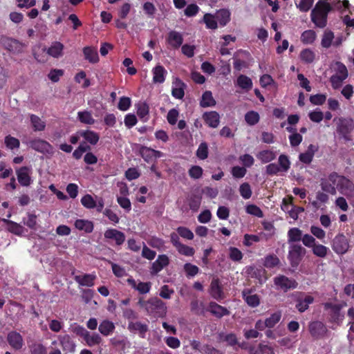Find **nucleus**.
I'll list each match as a JSON object with an SVG mask.
<instances>
[{"label":"nucleus","instance_id":"69168bd1","mask_svg":"<svg viewBox=\"0 0 354 354\" xmlns=\"http://www.w3.org/2000/svg\"><path fill=\"white\" fill-rule=\"evenodd\" d=\"M246 212L258 218H263V213L261 208L256 205H248L246 207Z\"/></svg>","mask_w":354,"mask_h":354},{"label":"nucleus","instance_id":"2eb2a0df","mask_svg":"<svg viewBox=\"0 0 354 354\" xmlns=\"http://www.w3.org/2000/svg\"><path fill=\"white\" fill-rule=\"evenodd\" d=\"M209 294L212 298L221 301L225 298L223 286L218 278L213 279L209 286Z\"/></svg>","mask_w":354,"mask_h":354},{"label":"nucleus","instance_id":"bf43d9fd","mask_svg":"<svg viewBox=\"0 0 354 354\" xmlns=\"http://www.w3.org/2000/svg\"><path fill=\"white\" fill-rule=\"evenodd\" d=\"M82 205L87 209H93L96 207V201L93 196L88 194L81 198Z\"/></svg>","mask_w":354,"mask_h":354},{"label":"nucleus","instance_id":"423d86ee","mask_svg":"<svg viewBox=\"0 0 354 354\" xmlns=\"http://www.w3.org/2000/svg\"><path fill=\"white\" fill-rule=\"evenodd\" d=\"M349 248L348 239L344 234H337L332 241V249L337 254H346Z\"/></svg>","mask_w":354,"mask_h":354},{"label":"nucleus","instance_id":"473e14b6","mask_svg":"<svg viewBox=\"0 0 354 354\" xmlns=\"http://www.w3.org/2000/svg\"><path fill=\"white\" fill-rule=\"evenodd\" d=\"M64 46L59 41L53 42L47 49V54L54 58H59L63 55Z\"/></svg>","mask_w":354,"mask_h":354},{"label":"nucleus","instance_id":"a211bd4d","mask_svg":"<svg viewBox=\"0 0 354 354\" xmlns=\"http://www.w3.org/2000/svg\"><path fill=\"white\" fill-rule=\"evenodd\" d=\"M30 171L31 169L26 166L21 167L16 171L17 180L21 186L28 187L31 184Z\"/></svg>","mask_w":354,"mask_h":354},{"label":"nucleus","instance_id":"c03bdc74","mask_svg":"<svg viewBox=\"0 0 354 354\" xmlns=\"http://www.w3.org/2000/svg\"><path fill=\"white\" fill-rule=\"evenodd\" d=\"M216 17L210 13L204 15L203 21L205 24L206 28L208 29L215 30L218 28L217 20Z\"/></svg>","mask_w":354,"mask_h":354},{"label":"nucleus","instance_id":"72a5a7b5","mask_svg":"<svg viewBox=\"0 0 354 354\" xmlns=\"http://www.w3.org/2000/svg\"><path fill=\"white\" fill-rule=\"evenodd\" d=\"M153 82L154 83H163L165 80L167 71L161 65H158L153 68Z\"/></svg>","mask_w":354,"mask_h":354},{"label":"nucleus","instance_id":"58836bf2","mask_svg":"<svg viewBox=\"0 0 354 354\" xmlns=\"http://www.w3.org/2000/svg\"><path fill=\"white\" fill-rule=\"evenodd\" d=\"M216 104V101L212 96V93L209 91H206L203 93L202 99L200 102L201 107L214 106Z\"/></svg>","mask_w":354,"mask_h":354},{"label":"nucleus","instance_id":"f704fd0d","mask_svg":"<svg viewBox=\"0 0 354 354\" xmlns=\"http://www.w3.org/2000/svg\"><path fill=\"white\" fill-rule=\"evenodd\" d=\"M115 328L114 324L108 319L100 322L98 330L104 336H109L112 334Z\"/></svg>","mask_w":354,"mask_h":354},{"label":"nucleus","instance_id":"f257e3e1","mask_svg":"<svg viewBox=\"0 0 354 354\" xmlns=\"http://www.w3.org/2000/svg\"><path fill=\"white\" fill-rule=\"evenodd\" d=\"M332 6L324 1H319L310 13L311 21L315 25L323 28L327 25L328 15L331 11Z\"/></svg>","mask_w":354,"mask_h":354},{"label":"nucleus","instance_id":"864d4df0","mask_svg":"<svg viewBox=\"0 0 354 354\" xmlns=\"http://www.w3.org/2000/svg\"><path fill=\"white\" fill-rule=\"evenodd\" d=\"M334 33L331 30H325L322 38V46L325 48H328L332 45Z\"/></svg>","mask_w":354,"mask_h":354},{"label":"nucleus","instance_id":"680f3d73","mask_svg":"<svg viewBox=\"0 0 354 354\" xmlns=\"http://www.w3.org/2000/svg\"><path fill=\"white\" fill-rule=\"evenodd\" d=\"M243 254L242 252L235 247H230L229 258L232 261H240L243 259Z\"/></svg>","mask_w":354,"mask_h":354},{"label":"nucleus","instance_id":"9b49d317","mask_svg":"<svg viewBox=\"0 0 354 354\" xmlns=\"http://www.w3.org/2000/svg\"><path fill=\"white\" fill-rule=\"evenodd\" d=\"M274 284L284 291L290 289H295L297 287L298 283L295 279H291L285 275H279L274 277Z\"/></svg>","mask_w":354,"mask_h":354},{"label":"nucleus","instance_id":"ddd939ff","mask_svg":"<svg viewBox=\"0 0 354 354\" xmlns=\"http://www.w3.org/2000/svg\"><path fill=\"white\" fill-rule=\"evenodd\" d=\"M308 328L311 336L315 339H319L324 337L327 332L326 326L319 321L311 322L309 324Z\"/></svg>","mask_w":354,"mask_h":354},{"label":"nucleus","instance_id":"a878e982","mask_svg":"<svg viewBox=\"0 0 354 354\" xmlns=\"http://www.w3.org/2000/svg\"><path fill=\"white\" fill-rule=\"evenodd\" d=\"M209 311L215 317L221 318L223 316L229 315L230 312L224 306L216 302L211 301L209 305Z\"/></svg>","mask_w":354,"mask_h":354},{"label":"nucleus","instance_id":"4d7b16f0","mask_svg":"<svg viewBox=\"0 0 354 354\" xmlns=\"http://www.w3.org/2000/svg\"><path fill=\"white\" fill-rule=\"evenodd\" d=\"M196 154L200 160H205L208 157V145L205 142H203L199 145Z\"/></svg>","mask_w":354,"mask_h":354},{"label":"nucleus","instance_id":"b1692460","mask_svg":"<svg viewBox=\"0 0 354 354\" xmlns=\"http://www.w3.org/2000/svg\"><path fill=\"white\" fill-rule=\"evenodd\" d=\"M169 263V259L166 254L158 255L157 259L152 263L151 272L152 274H158L165 267L167 266Z\"/></svg>","mask_w":354,"mask_h":354},{"label":"nucleus","instance_id":"dca6fc26","mask_svg":"<svg viewBox=\"0 0 354 354\" xmlns=\"http://www.w3.org/2000/svg\"><path fill=\"white\" fill-rule=\"evenodd\" d=\"M3 44L6 49L15 54L22 53L24 44L17 39L6 38L3 40Z\"/></svg>","mask_w":354,"mask_h":354},{"label":"nucleus","instance_id":"7ed1b4c3","mask_svg":"<svg viewBox=\"0 0 354 354\" xmlns=\"http://www.w3.org/2000/svg\"><path fill=\"white\" fill-rule=\"evenodd\" d=\"M336 121V132L345 142L352 140L351 133L354 130V120L351 118L340 117L335 118Z\"/></svg>","mask_w":354,"mask_h":354},{"label":"nucleus","instance_id":"c756f323","mask_svg":"<svg viewBox=\"0 0 354 354\" xmlns=\"http://www.w3.org/2000/svg\"><path fill=\"white\" fill-rule=\"evenodd\" d=\"M324 308L326 310L330 309V319L333 322H337L340 320V310H341V306L339 304H333L332 303H326L324 304Z\"/></svg>","mask_w":354,"mask_h":354},{"label":"nucleus","instance_id":"f3484780","mask_svg":"<svg viewBox=\"0 0 354 354\" xmlns=\"http://www.w3.org/2000/svg\"><path fill=\"white\" fill-rule=\"evenodd\" d=\"M9 345L15 350H20L24 346V339L21 334L17 331H10L7 335Z\"/></svg>","mask_w":354,"mask_h":354},{"label":"nucleus","instance_id":"09e8293b","mask_svg":"<svg viewBox=\"0 0 354 354\" xmlns=\"http://www.w3.org/2000/svg\"><path fill=\"white\" fill-rule=\"evenodd\" d=\"M78 120L83 124H93L95 120L92 116L91 112L88 111H79L77 113Z\"/></svg>","mask_w":354,"mask_h":354},{"label":"nucleus","instance_id":"5fc2aeb1","mask_svg":"<svg viewBox=\"0 0 354 354\" xmlns=\"http://www.w3.org/2000/svg\"><path fill=\"white\" fill-rule=\"evenodd\" d=\"M312 251L315 256L320 258H324L327 255L329 249L326 246L318 243L315 244L312 248Z\"/></svg>","mask_w":354,"mask_h":354},{"label":"nucleus","instance_id":"ea45409f","mask_svg":"<svg viewBox=\"0 0 354 354\" xmlns=\"http://www.w3.org/2000/svg\"><path fill=\"white\" fill-rule=\"evenodd\" d=\"M191 311L196 315H203L205 313V304L197 299L192 300L190 303Z\"/></svg>","mask_w":354,"mask_h":354},{"label":"nucleus","instance_id":"4be33fe9","mask_svg":"<svg viewBox=\"0 0 354 354\" xmlns=\"http://www.w3.org/2000/svg\"><path fill=\"white\" fill-rule=\"evenodd\" d=\"M127 282L132 288L138 290L140 294L148 293L151 288V282L140 281L137 284L136 280L132 277H129L127 279Z\"/></svg>","mask_w":354,"mask_h":354},{"label":"nucleus","instance_id":"2f4dec72","mask_svg":"<svg viewBox=\"0 0 354 354\" xmlns=\"http://www.w3.org/2000/svg\"><path fill=\"white\" fill-rule=\"evenodd\" d=\"M168 43L174 48H178L183 42V35L175 30H171L168 34Z\"/></svg>","mask_w":354,"mask_h":354},{"label":"nucleus","instance_id":"7c9ffc66","mask_svg":"<svg viewBox=\"0 0 354 354\" xmlns=\"http://www.w3.org/2000/svg\"><path fill=\"white\" fill-rule=\"evenodd\" d=\"M256 156L261 163L266 164L275 160L277 158V153L270 149H265L258 152Z\"/></svg>","mask_w":354,"mask_h":354},{"label":"nucleus","instance_id":"6ab92c4d","mask_svg":"<svg viewBox=\"0 0 354 354\" xmlns=\"http://www.w3.org/2000/svg\"><path fill=\"white\" fill-rule=\"evenodd\" d=\"M173 87L171 89L172 96L178 100H181L185 95V89L186 84L178 77H176L172 82Z\"/></svg>","mask_w":354,"mask_h":354},{"label":"nucleus","instance_id":"0e129e2a","mask_svg":"<svg viewBox=\"0 0 354 354\" xmlns=\"http://www.w3.org/2000/svg\"><path fill=\"white\" fill-rule=\"evenodd\" d=\"M239 192L244 199H249L252 196V189L248 183H243L240 185Z\"/></svg>","mask_w":354,"mask_h":354},{"label":"nucleus","instance_id":"5701e85b","mask_svg":"<svg viewBox=\"0 0 354 354\" xmlns=\"http://www.w3.org/2000/svg\"><path fill=\"white\" fill-rule=\"evenodd\" d=\"M96 275L95 274H84L81 275H75L74 280L80 286L92 287L95 284Z\"/></svg>","mask_w":354,"mask_h":354},{"label":"nucleus","instance_id":"8fccbe9b","mask_svg":"<svg viewBox=\"0 0 354 354\" xmlns=\"http://www.w3.org/2000/svg\"><path fill=\"white\" fill-rule=\"evenodd\" d=\"M84 339L86 344L90 347L100 344L102 340L99 334L95 333L90 334L89 332H88V335H86Z\"/></svg>","mask_w":354,"mask_h":354},{"label":"nucleus","instance_id":"393cba45","mask_svg":"<svg viewBox=\"0 0 354 354\" xmlns=\"http://www.w3.org/2000/svg\"><path fill=\"white\" fill-rule=\"evenodd\" d=\"M84 59L91 64H95L99 62L97 49L93 46H85L83 50Z\"/></svg>","mask_w":354,"mask_h":354},{"label":"nucleus","instance_id":"de8ad7c7","mask_svg":"<svg viewBox=\"0 0 354 354\" xmlns=\"http://www.w3.org/2000/svg\"><path fill=\"white\" fill-rule=\"evenodd\" d=\"M279 168L281 172H287L290 168V161L286 154H281L278 158Z\"/></svg>","mask_w":354,"mask_h":354},{"label":"nucleus","instance_id":"4468645a","mask_svg":"<svg viewBox=\"0 0 354 354\" xmlns=\"http://www.w3.org/2000/svg\"><path fill=\"white\" fill-rule=\"evenodd\" d=\"M28 145L30 148L41 153H50L53 149L49 142L40 138L30 140Z\"/></svg>","mask_w":354,"mask_h":354},{"label":"nucleus","instance_id":"774afa93","mask_svg":"<svg viewBox=\"0 0 354 354\" xmlns=\"http://www.w3.org/2000/svg\"><path fill=\"white\" fill-rule=\"evenodd\" d=\"M30 348L32 354H47L46 346L41 343L32 344Z\"/></svg>","mask_w":354,"mask_h":354},{"label":"nucleus","instance_id":"39448f33","mask_svg":"<svg viewBox=\"0 0 354 354\" xmlns=\"http://www.w3.org/2000/svg\"><path fill=\"white\" fill-rule=\"evenodd\" d=\"M306 252V249L299 244L290 245L288 258L292 267L298 266Z\"/></svg>","mask_w":354,"mask_h":354},{"label":"nucleus","instance_id":"0eeeda50","mask_svg":"<svg viewBox=\"0 0 354 354\" xmlns=\"http://www.w3.org/2000/svg\"><path fill=\"white\" fill-rule=\"evenodd\" d=\"M295 308L299 313H304L308 309L309 305L314 302V297L311 295H306L303 292H297L295 295Z\"/></svg>","mask_w":354,"mask_h":354},{"label":"nucleus","instance_id":"1a4fd4ad","mask_svg":"<svg viewBox=\"0 0 354 354\" xmlns=\"http://www.w3.org/2000/svg\"><path fill=\"white\" fill-rule=\"evenodd\" d=\"M139 154L147 163L155 162L157 158L162 157L163 155L160 151L142 145L140 147Z\"/></svg>","mask_w":354,"mask_h":354},{"label":"nucleus","instance_id":"338daca9","mask_svg":"<svg viewBox=\"0 0 354 354\" xmlns=\"http://www.w3.org/2000/svg\"><path fill=\"white\" fill-rule=\"evenodd\" d=\"M177 250L180 254L186 257H192L195 253V250L192 247H189L183 243L179 245Z\"/></svg>","mask_w":354,"mask_h":354},{"label":"nucleus","instance_id":"79ce46f5","mask_svg":"<svg viewBox=\"0 0 354 354\" xmlns=\"http://www.w3.org/2000/svg\"><path fill=\"white\" fill-rule=\"evenodd\" d=\"M237 85L242 89L249 91L252 87V80L245 75H240L237 77Z\"/></svg>","mask_w":354,"mask_h":354},{"label":"nucleus","instance_id":"13d9d810","mask_svg":"<svg viewBox=\"0 0 354 354\" xmlns=\"http://www.w3.org/2000/svg\"><path fill=\"white\" fill-rule=\"evenodd\" d=\"M4 142L6 147L11 150L18 149L20 146L19 140L17 138L11 136L10 135L6 136L5 137Z\"/></svg>","mask_w":354,"mask_h":354},{"label":"nucleus","instance_id":"412c9836","mask_svg":"<svg viewBox=\"0 0 354 354\" xmlns=\"http://www.w3.org/2000/svg\"><path fill=\"white\" fill-rule=\"evenodd\" d=\"M252 289L245 288L242 291V297L245 302L252 308H256L260 304V297L257 294L250 295Z\"/></svg>","mask_w":354,"mask_h":354},{"label":"nucleus","instance_id":"6e6d98bb","mask_svg":"<svg viewBox=\"0 0 354 354\" xmlns=\"http://www.w3.org/2000/svg\"><path fill=\"white\" fill-rule=\"evenodd\" d=\"M201 197L199 196H191L188 200V205L189 207V209L194 212H197L201 206Z\"/></svg>","mask_w":354,"mask_h":354},{"label":"nucleus","instance_id":"6e6552de","mask_svg":"<svg viewBox=\"0 0 354 354\" xmlns=\"http://www.w3.org/2000/svg\"><path fill=\"white\" fill-rule=\"evenodd\" d=\"M57 340L63 354H73L76 351V343L68 334L57 335Z\"/></svg>","mask_w":354,"mask_h":354},{"label":"nucleus","instance_id":"aec40b11","mask_svg":"<svg viewBox=\"0 0 354 354\" xmlns=\"http://www.w3.org/2000/svg\"><path fill=\"white\" fill-rule=\"evenodd\" d=\"M205 123L211 128H216L220 122V115L215 111H207L203 114Z\"/></svg>","mask_w":354,"mask_h":354},{"label":"nucleus","instance_id":"3c124183","mask_svg":"<svg viewBox=\"0 0 354 354\" xmlns=\"http://www.w3.org/2000/svg\"><path fill=\"white\" fill-rule=\"evenodd\" d=\"M335 75H337L339 77H343L344 79H346L348 76V72L347 70L346 66L344 64H343L341 62H336L335 63Z\"/></svg>","mask_w":354,"mask_h":354},{"label":"nucleus","instance_id":"e433bc0d","mask_svg":"<svg viewBox=\"0 0 354 354\" xmlns=\"http://www.w3.org/2000/svg\"><path fill=\"white\" fill-rule=\"evenodd\" d=\"M230 12L227 9H221L216 13V19L221 26H225L230 21Z\"/></svg>","mask_w":354,"mask_h":354},{"label":"nucleus","instance_id":"4c0bfd02","mask_svg":"<svg viewBox=\"0 0 354 354\" xmlns=\"http://www.w3.org/2000/svg\"><path fill=\"white\" fill-rule=\"evenodd\" d=\"M279 264L280 260L274 254H268L263 259V265L266 268L272 269L278 266Z\"/></svg>","mask_w":354,"mask_h":354},{"label":"nucleus","instance_id":"37998d69","mask_svg":"<svg viewBox=\"0 0 354 354\" xmlns=\"http://www.w3.org/2000/svg\"><path fill=\"white\" fill-rule=\"evenodd\" d=\"M317 35L313 30L304 31L301 35V41L304 44H312L316 39Z\"/></svg>","mask_w":354,"mask_h":354},{"label":"nucleus","instance_id":"052dcab7","mask_svg":"<svg viewBox=\"0 0 354 354\" xmlns=\"http://www.w3.org/2000/svg\"><path fill=\"white\" fill-rule=\"evenodd\" d=\"M245 120L250 125H254L259 121V115L254 111H248L245 115Z\"/></svg>","mask_w":354,"mask_h":354},{"label":"nucleus","instance_id":"c85d7f7f","mask_svg":"<svg viewBox=\"0 0 354 354\" xmlns=\"http://www.w3.org/2000/svg\"><path fill=\"white\" fill-rule=\"evenodd\" d=\"M74 225L80 231H83L86 234L91 233L94 229V224L91 221L86 219H77Z\"/></svg>","mask_w":354,"mask_h":354},{"label":"nucleus","instance_id":"e2e57ef3","mask_svg":"<svg viewBox=\"0 0 354 354\" xmlns=\"http://www.w3.org/2000/svg\"><path fill=\"white\" fill-rule=\"evenodd\" d=\"M149 113V107L146 102H140L137 104V114L140 118L143 119Z\"/></svg>","mask_w":354,"mask_h":354},{"label":"nucleus","instance_id":"9d476101","mask_svg":"<svg viewBox=\"0 0 354 354\" xmlns=\"http://www.w3.org/2000/svg\"><path fill=\"white\" fill-rule=\"evenodd\" d=\"M127 329L133 334H138L140 338H145L146 334L149 331V326L140 321H130L128 323Z\"/></svg>","mask_w":354,"mask_h":354},{"label":"nucleus","instance_id":"bb28decb","mask_svg":"<svg viewBox=\"0 0 354 354\" xmlns=\"http://www.w3.org/2000/svg\"><path fill=\"white\" fill-rule=\"evenodd\" d=\"M79 133L84 139V141L91 145H95L100 140L99 134L91 130H80Z\"/></svg>","mask_w":354,"mask_h":354},{"label":"nucleus","instance_id":"cd10ccee","mask_svg":"<svg viewBox=\"0 0 354 354\" xmlns=\"http://www.w3.org/2000/svg\"><path fill=\"white\" fill-rule=\"evenodd\" d=\"M1 221L8 225V230L10 232L17 236H21L24 233L25 229L20 224L8 218H2Z\"/></svg>","mask_w":354,"mask_h":354},{"label":"nucleus","instance_id":"a18cd8bd","mask_svg":"<svg viewBox=\"0 0 354 354\" xmlns=\"http://www.w3.org/2000/svg\"><path fill=\"white\" fill-rule=\"evenodd\" d=\"M30 122L32 126V128L35 131H44L46 127V124L44 121L41 120V118L34 114H31L30 115Z\"/></svg>","mask_w":354,"mask_h":354},{"label":"nucleus","instance_id":"f8f14e48","mask_svg":"<svg viewBox=\"0 0 354 354\" xmlns=\"http://www.w3.org/2000/svg\"><path fill=\"white\" fill-rule=\"evenodd\" d=\"M104 239L106 240H113L116 245H121L125 241V234L124 232L113 228L107 229L104 233Z\"/></svg>","mask_w":354,"mask_h":354},{"label":"nucleus","instance_id":"f03ea898","mask_svg":"<svg viewBox=\"0 0 354 354\" xmlns=\"http://www.w3.org/2000/svg\"><path fill=\"white\" fill-rule=\"evenodd\" d=\"M329 180L336 185L337 189L342 194L348 198H354V183L351 180L336 172H332L329 174Z\"/></svg>","mask_w":354,"mask_h":354},{"label":"nucleus","instance_id":"49530a36","mask_svg":"<svg viewBox=\"0 0 354 354\" xmlns=\"http://www.w3.org/2000/svg\"><path fill=\"white\" fill-rule=\"evenodd\" d=\"M281 318V311H277L265 319L266 324L268 328H272L274 326L279 322Z\"/></svg>","mask_w":354,"mask_h":354},{"label":"nucleus","instance_id":"c9c22d12","mask_svg":"<svg viewBox=\"0 0 354 354\" xmlns=\"http://www.w3.org/2000/svg\"><path fill=\"white\" fill-rule=\"evenodd\" d=\"M299 58L304 64H310L315 60L316 54L310 48H305L300 52Z\"/></svg>","mask_w":354,"mask_h":354},{"label":"nucleus","instance_id":"20e7f679","mask_svg":"<svg viewBox=\"0 0 354 354\" xmlns=\"http://www.w3.org/2000/svg\"><path fill=\"white\" fill-rule=\"evenodd\" d=\"M147 313L155 317H165L167 313L165 303L158 297L150 298L149 299Z\"/></svg>","mask_w":354,"mask_h":354},{"label":"nucleus","instance_id":"603ef678","mask_svg":"<svg viewBox=\"0 0 354 354\" xmlns=\"http://www.w3.org/2000/svg\"><path fill=\"white\" fill-rule=\"evenodd\" d=\"M288 242H297L302 239V231L297 227H293L288 232Z\"/></svg>","mask_w":354,"mask_h":354},{"label":"nucleus","instance_id":"a19ab883","mask_svg":"<svg viewBox=\"0 0 354 354\" xmlns=\"http://www.w3.org/2000/svg\"><path fill=\"white\" fill-rule=\"evenodd\" d=\"M320 186L323 192L332 195H335L336 194V185H334L329 180V177L328 179L322 178L320 182Z\"/></svg>","mask_w":354,"mask_h":354}]
</instances>
